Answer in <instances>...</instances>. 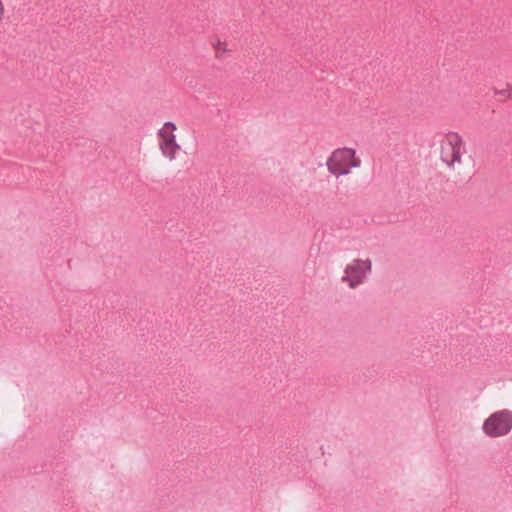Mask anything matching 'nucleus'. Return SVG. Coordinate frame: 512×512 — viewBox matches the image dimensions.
<instances>
[{"mask_svg": "<svg viewBox=\"0 0 512 512\" xmlns=\"http://www.w3.org/2000/svg\"><path fill=\"white\" fill-rule=\"evenodd\" d=\"M482 430L492 438L507 435L512 430V412L503 409L492 413L484 420Z\"/></svg>", "mask_w": 512, "mask_h": 512, "instance_id": "nucleus-4", "label": "nucleus"}, {"mask_svg": "<svg viewBox=\"0 0 512 512\" xmlns=\"http://www.w3.org/2000/svg\"><path fill=\"white\" fill-rule=\"evenodd\" d=\"M361 164L357 151L350 147L333 150L326 160L327 170L336 178L350 174L353 169L360 168Z\"/></svg>", "mask_w": 512, "mask_h": 512, "instance_id": "nucleus-1", "label": "nucleus"}, {"mask_svg": "<svg viewBox=\"0 0 512 512\" xmlns=\"http://www.w3.org/2000/svg\"><path fill=\"white\" fill-rule=\"evenodd\" d=\"M372 270L370 258H357L350 261L344 268L341 281L351 289L363 284Z\"/></svg>", "mask_w": 512, "mask_h": 512, "instance_id": "nucleus-3", "label": "nucleus"}, {"mask_svg": "<svg viewBox=\"0 0 512 512\" xmlns=\"http://www.w3.org/2000/svg\"><path fill=\"white\" fill-rule=\"evenodd\" d=\"M4 11H5V9H4V5H3L2 1L0 0V22H1V21H2V19H3Z\"/></svg>", "mask_w": 512, "mask_h": 512, "instance_id": "nucleus-7", "label": "nucleus"}, {"mask_svg": "<svg viewBox=\"0 0 512 512\" xmlns=\"http://www.w3.org/2000/svg\"><path fill=\"white\" fill-rule=\"evenodd\" d=\"M465 143L459 133L450 131L440 141L441 160L449 167L460 165Z\"/></svg>", "mask_w": 512, "mask_h": 512, "instance_id": "nucleus-2", "label": "nucleus"}, {"mask_svg": "<svg viewBox=\"0 0 512 512\" xmlns=\"http://www.w3.org/2000/svg\"><path fill=\"white\" fill-rule=\"evenodd\" d=\"M214 58L218 61L226 60L232 53L233 49L227 40L215 38L211 41Z\"/></svg>", "mask_w": 512, "mask_h": 512, "instance_id": "nucleus-6", "label": "nucleus"}, {"mask_svg": "<svg viewBox=\"0 0 512 512\" xmlns=\"http://www.w3.org/2000/svg\"><path fill=\"white\" fill-rule=\"evenodd\" d=\"M177 126L173 122H165L158 130V145L164 157L173 161L180 150V145L176 140Z\"/></svg>", "mask_w": 512, "mask_h": 512, "instance_id": "nucleus-5", "label": "nucleus"}]
</instances>
